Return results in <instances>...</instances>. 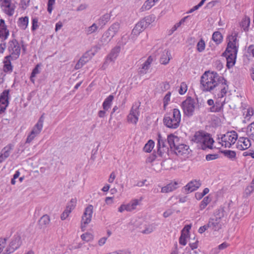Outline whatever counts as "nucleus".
Returning a JSON list of instances; mask_svg holds the SVG:
<instances>
[{
    "label": "nucleus",
    "mask_w": 254,
    "mask_h": 254,
    "mask_svg": "<svg viewBox=\"0 0 254 254\" xmlns=\"http://www.w3.org/2000/svg\"><path fill=\"white\" fill-rule=\"evenodd\" d=\"M200 84L201 89L205 92L211 91L214 89L220 90V93L218 94L219 98L224 97L228 88L226 79L214 72L205 71L201 77Z\"/></svg>",
    "instance_id": "f257e3e1"
},
{
    "label": "nucleus",
    "mask_w": 254,
    "mask_h": 254,
    "mask_svg": "<svg viewBox=\"0 0 254 254\" xmlns=\"http://www.w3.org/2000/svg\"><path fill=\"white\" fill-rule=\"evenodd\" d=\"M191 140L197 143H200V148L204 150L207 148L212 149L214 142L210 134L203 131H198L195 133Z\"/></svg>",
    "instance_id": "f03ea898"
},
{
    "label": "nucleus",
    "mask_w": 254,
    "mask_h": 254,
    "mask_svg": "<svg viewBox=\"0 0 254 254\" xmlns=\"http://www.w3.org/2000/svg\"><path fill=\"white\" fill-rule=\"evenodd\" d=\"M181 115L178 109H174L172 112L165 114L163 118L164 125L170 128L176 129L178 128L180 124Z\"/></svg>",
    "instance_id": "7ed1b4c3"
},
{
    "label": "nucleus",
    "mask_w": 254,
    "mask_h": 254,
    "mask_svg": "<svg viewBox=\"0 0 254 254\" xmlns=\"http://www.w3.org/2000/svg\"><path fill=\"white\" fill-rule=\"evenodd\" d=\"M155 16L151 14L145 16L141 19L135 26L132 31V33L135 35L139 34L146 29L151 23L155 21Z\"/></svg>",
    "instance_id": "20e7f679"
},
{
    "label": "nucleus",
    "mask_w": 254,
    "mask_h": 254,
    "mask_svg": "<svg viewBox=\"0 0 254 254\" xmlns=\"http://www.w3.org/2000/svg\"><path fill=\"white\" fill-rule=\"evenodd\" d=\"M238 35V33L235 32L228 37L227 38L229 41L225 51L222 54V56H225L228 53H230L232 51L238 53L239 48L238 40L237 39Z\"/></svg>",
    "instance_id": "39448f33"
},
{
    "label": "nucleus",
    "mask_w": 254,
    "mask_h": 254,
    "mask_svg": "<svg viewBox=\"0 0 254 254\" xmlns=\"http://www.w3.org/2000/svg\"><path fill=\"white\" fill-rule=\"evenodd\" d=\"M7 50L9 53L8 56L13 58V60H17L20 54L21 48L17 40L15 38L10 40L8 43Z\"/></svg>",
    "instance_id": "423d86ee"
},
{
    "label": "nucleus",
    "mask_w": 254,
    "mask_h": 254,
    "mask_svg": "<svg viewBox=\"0 0 254 254\" xmlns=\"http://www.w3.org/2000/svg\"><path fill=\"white\" fill-rule=\"evenodd\" d=\"M195 102L191 97H188L182 103V108L184 114L188 117L192 116L193 114Z\"/></svg>",
    "instance_id": "0eeeda50"
},
{
    "label": "nucleus",
    "mask_w": 254,
    "mask_h": 254,
    "mask_svg": "<svg viewBox=\"0 0 254 254\" xmlns=\"http://www.w3.org/2000/svg\"><path fill=\"white\" fill-rule=\"evenodd\" d=\"M238 138L237 133L234 131H228L226 134H222L221 137V140L225 142V147L230 148L232 144H234Z\"/></svg>",
    "instance_id": "6e6552de"
},
{
    "label": "nucleus",
    "mask_w": 254,
    "mask_h": 254,
    "mask_svg": "<svg viewBox=\"0 0 254 254\" xmlns=\"http://www.w3.org/2000/svg\"><path fill=\"white\" fill-rule=\"evenodd\" d=\"M22 244L21 237L19 235H15L9 245L5 250L4 254H10L18 249Z\"/></svg>",
    "instance_id": "1a4fd4ad"
},
{
    "label": "nucleus",
    "mask_w": 254,
    "mask_h": 254,
    "mask_svg": "<svg viewBox=\"0 0 254 254\" xmlns=\"http://www.w3.org/2000/svg\"><path fill=\"white\" fill-rule=\"evenodd\" d=\"M157 146V153L159 156L162 157L165 153L167 154L169 147L166 145V140L162 138L160 133L158 134Z\"/></svg>",
    "instance_id": "9d476101"
},
{
    "label": "nucleus",
    "mask_w": 254,
    "mask_h": 254,
    "mask_svg": "<svg viewBox=\"0 0 254 254\" xmlns=\"http://www.w3.org/2000/svg\"><path fill=\"white\" fill-rule=\"evenodd\" d=\"M0 1H1L0 5L4 12L9 16L13 15L15 6L11 3V0H0Z\"/></svg>",
    "instance_id": "9b49d317"
},
{
    "label": "nucleus",
    "mask_w": 254,
    "mask_h": 254,
    "mask_svg": "<svg viewBox=\"0 0 254 254\" xmlns=\"http://www.w3.org/2000/svg\"><path fill=\"white\" fill-rule=\"evenodd\" d=\"M9 90H4L0 95V114L4 113L9 104Z\"/></svg>",
    "instance_id": "f8f14e48"
},
{
    "label": "nucleus",
    "mask_w": 254,
    "mask_h": 254,
    "mask_svg": "<svg viewBox=\"0 0 254 254\" xmlns=\"http://www.w3.org/2000/svg\"><path fill=\"white\" fill-rule=\"evenodd\" d=\"M201 186V183L199 181H197L196 180L190 182L186 186L184 187V192L185 193H189L193 191L196 190Z\"/></svg>",
    "instance_id": "ddd939ff"
},
{
    "label": "nucleus",
    "mask_w": 254,
    "mask_h": 254,
    "mask_svg": "<svg viewBox=\"0 0 254 254\" xmlns=\"http://www.w3.org/2000/svg\"><path fill=\"white\" fill-rule=\"evenodd\" d=\"M251 146V141L249 138L240 137L238 140L237 148L241 150L248 149Z\"/></svg>",
    "instance_id": "4468645a"
},
{
    "label": "nucleus",
    "mask_w": 254,
    "mask_h": 254,
    "mask_svg": "<svg viewBox=\"0 0 254 254\" xmlns=\"http://www.w3.org/2000/svg\"><path fill=\"white\" fill-rule=\"evenodd\" d=\"M93 207L89 205L86 208L82 217V222L85 224H89L91 220L93 213Z\"/></svg>",
    "instance_id": "2eb2a0df"
},
{
    "label": "nucleus",
    "mask_w": 254,
    "mask_h": 254,
    "mask_svg": "<svg viewBox=\"0 0 254 254\" xmlns=\"http://www.w3.org/2000/svg\"><path fill=\"white\" fill-rule=\"evenodd\" d=\"M237 53H235L234 51H232V52L228 53V54L224 56L226 58V66L228 69L232 68L235 65Z\"/></svg>",
    "instance_id": "dca6fc26"
},
{
    "label": "nucleus",
    "mask_w": 254,
    "mask_h": 254,
    "mask_svg": "<svg viewBox=\"0 0 254 254\" xmlns=\"http://www.w3.org/2000/svg\"><path fill=\"white\" fill-rule=\"evenodd\" d=\"M180 138L173 134H170L167 136V143L172 150H174L177 145L179 144Z\"/></svg>",
    "instance_id": "f3484780"
},
{
    "label": "nucleus",
    "mask_w": 254,
    "mask_h": 254,
    "mask_svg": "<svg viewBox=\"0 0 254 254\" xmlns=\"http://www.w3.org/2000/svg\"><path fill=\"white\" fill-rule=\"evenodd\" d=\"M13 60V58L10 56H7L4 58L3 60V66L2 70L5 73H10L13 70V66L11 64V61Z\"/></svg>",
    "instance_id": "a211bd4d"
},
{
    "label": "nucleus",
    "mask_w": 254,
    "mask_h": 254,
    "mask_svg": "<svg viewBox=\"0 0 254 254\" xmlns=\"http://www.w3.org/2000/svg\"><path fill=\"white\" fill-rule=\"evenodd\" d=\"M44 121V114H43L39 119L37 123L33 127L32 130H31L32 134H34L36 136L39 134L43 128V123Z\"/></svg>",
    "instance_id": "6ab92c4d"
},
{
    "label": "nucleus",
    "mask_w": 254,
    "mask_h": 254,
    "mask_svg": "<svg viewBox=\"0 0 254 254\" xmlns=\"http://www.w3.org/2000/svg\"><path fill=\"white\" fill-rule=\"evenodd\" d=\"M209 228L214 231H218L222 228V223L221 221L215 218H210L208 222Z\"/></svg>",
    "instance_id": "aec40b11"
},
{
    "label": "nucleus",
    "mask_w": 254,
    "mask_h": 254,
    "mask_svg": "<svg viewBox=\"0 0 254 254\" xmlns=\"http://www.w3.org/2000/svg\"><path fill=\"white\" fill-rule=\"evenodd\" d=\"M50 218L47 214L43 215L39 219L38 223L40 229H45L50 223Z\"/></svg>",
    "instance_id": "412c9836"
},
{
    "label": "nucleus",
    "mask_w": 254,
    "mask_h": 254,
    "mask_svg": "<svg viewBox=\"0 0 254 254\" xmlns=\"http://www.w3.org/2000/svg\"><path fill=\"white\" fill-rule=\"evenodd\" d=\"M121 51L120 46H116L114 48H113L110 53L108 55L107 57V60L109 61L110 62L114 61V60L118 56V54L120 53Z\"/></svg>",
    "instance_id": "4be33fe9"
},
{
    "label": "nucleus",
    "mask_w": 254,
    "mask_h": 254,
    "mask_svg": "<svg viewBox=\"0 0 254 254\" xmlns=\"http://www.w3.org/2000/svg\"><path fill=\"white\" fill-rule=\"evenodd\" d=\"M178 185V183L176 182L171 183L166 186L162 187L161 191L163 193H168L172 191L177 189Z\"/></svg>",
    "instance_id": "5701e85b"
},
{
    "label": "nucleus",
    "mask_w": 254,
    "mask_h": 254,
    "mask_svg": "<svg viewBox=\"0 0 254 254\" xmlns=\"http://www.w3.org/2000/svg\"><path fill=\"white\" fill-rule=\"evenodd\" d=\"M189 148V147L188 145L179 143V144L177 145V146L176 147L174 151L178 155H182L186 153Z\"/></svg>",
    "instance_id": "b1692460"
},
{
    "label": "nucleus",
    "mask_w": 254,
    "mask_h": 254,
    "mask_svg": "<svg viewBox=\"0 0 254 254\" xmlns=\"http://www.w3.org/2000/svg\"><path fill=\"white\" fill-rule=\"evenodd\" d=\"M171 59V54L168 51H165L160 59V63L162 64H167Z\"/></svg>",
    "instance_id": "393cba45"
},
{
    "label": "nucleus",
    "mask_w": 254,
    "mask_h": 254,
    "mask_svg": "<svg viewBox=\"0 0 254 254\" xmlns=\"http://www.w3.org/2000/svg\"><path fill=\"white\" fill-rule=\"evenodd\" d=\"M9 34V30L7 27H0V41H5L8 38Z\"/></svg>",
    "instance_id": "a878e982"
},
{
    "label": "nucleus",
    "mask_w": 254,
    "mask_h": 254,
    "mask_svg": "<svg viewBox=\"0 0 254 254\" xmlns=\"http://www.w3.org/2000/svg\"><path fill=\"white\" fill-rule=\"evenodd\" d=\"M13 145L12 144H9L4 147L1 150V154L4 159H6L10 155V151L12 150Z\"/></svg>",
    "instance_id": "bb28decb"
},
{
    "label": "nucleus",
    "mask_w": 254,
    "mask_h": 254,
    "mask_svg": "<svg viewBox=\"0 0 254 254\" xmlns=\"http://www.w3.org/2000/svg\"><path fill=\"white\" fill-rule=\"evenodd\" d=\"M212 39L216 45H219L223 41V36L219 31H215L212 35Z\"/></svg>",
    "instance_id": "cd10ccee"
},
{
    "label": "nucleus",
    "mask_w": 254,
    "mask_h": 254,
    "mask_svg": "<svg viewBox=\"0 0 254 254\" xmlns=\"http://www.w3.org/2000/svg\"><path fill=\"white\" fill-rule=\"evenodd\" d=\"M111 15L110 14L106 13L104 14L98 20V25L103 27L109 21Z\"/></svg>",
    "instance_id": "c85d7f7f"
},
{
    "label": "nucleus",
    "mask_w": 254,
    "mask_h": 254,
    "mask_svg": "<svg viewBox=\"0 0 254 254\" xmlns=\"http://www.w3.org/2000/svg\"><path fill=\"white\" fill-rule=\"evenodd\" d=\"M114 98L113 95H110L105 99L103 103V108L104 110L107 111L111 107Z\"/></svg>",
    "instance_id": "c756f323"
},
{
    "label": "nucleus",
    "mask_w": 254,
    "mask_h": 254,
    "mask_svg": "<svg viewBox=\"0 0 254 254\" xmlns=\"http://www.w3.org/2000/svg\"><path fill=\"white\" fill-rule=\"evenodd\" d=\"M112 38V37L110 35L109 33H108L106 31L101 38L100 43H101L102 45H106Z\"/></svg>",
    "instance_id": "7c9ffc66"
},
{
    "label": "nucleus",
    "mask_w": 254,
    "mask_h": 254,
    "mask_svg": "<svg viewBox=\"0 0 254 254\" xmlns=\"http://www.w3.org/2000/svg\"><path fill=\"white\" fill-rule=\"evenodd\" d=\"M250 24V18L247 16H245L241 22L240 23V26L243 28L245 31H248L249 30V27Z\"/></svg>",
    "instance_id": "2f4dec72"
},
{
    "label": "nucleus",
    "mask_w": 254,
    "mask_h": 254,
    "mask_svg": "<svg viewBox=\"0 0 254 254\" xmlns=\"http://www.w3.org/2000/svg\"><path fill=\"white\" fill-rule=\"evenodd\" d=\"M155 3L153 1V0H147L140 8V10L141 11H144L145 10H149L155 4Z\"/></svg>",
    "instance_id": "473e14b6"
},
{
    "label": "nucleus",
    "mask_w": 254,
    "mask_h": 254,
    "mask_svg": "<svg viewBox=\"0 0 254 254\" xmlns=\"http://www.w3.org/2000/svg\"><path fill=\"white\" fill-rule=\"evenodd\" d=\"M138 204V201L137 199H134L131 201L130 203L125 205L126 210L127 211H131L132 210L135 209L136 206Z\"/></svg>",
    "instance_id": "72a5a7b5"
},
{
    "label": "nucleus",
    "mask_w": 254,
    "mask_h": 254,
    "mask_svg": "<svg viewBox=\"0 0 254 254\" xmlns=\"http://www.w3.org/2000/svg\"><path fill=\"white\" fill-rule=\"evenodd\" d=\"M154 146V142L152 140L150 139L145 144V145H144V146L143 148V150L145 152L149 153L152 151Z\"/></svg>",
    "instance_id": "f704fd0d"
},
{
    "label": "nucleus",
    "mask_w": 254,
    "mask_h": 254,
    "mask_svg": "<svg viewBox=\"0 0 254 254\" xmlns=\"http://www.w3.org/2000/svg\"><path fill=\"white\" fill-rule=\"evenodd\" d=\"M221 152L229 159L233 160L236 158V153L234 151L226 150L222 151Z\"/></svg>",
    "instance_id": "c9c22d12"
},
{
    "label": "nucleus",
    "mask_w": 254,
    "mask_h": 254,
    "mask_svg": "<svg viewBox=\"0 0 254 254\" xmlns=\"http://www.w3.org/2000/svg\"><path fill=\"white\" fill-rule=\"evenodd\" d=\"M93 56L90 54V52H89L88 51L82 55V56L80 58V59L79 60L80 61V63H82L85 64Z\"/></svg>",
    "instance_id": "e433bc0d"
},
{
    "label": "nucleus",
    "mask_w": 254,
    "mask_h": 254,
    "mask_svg": "<svg viewBox=\"0 0 254 254\" xmlns=\"http://www.w3.org/2000/svg\"><path fill=\"white\" fill-rule=\"evenodd\" d=\"M140 103H139V104H137L136 103H135L133 104L131 107V109L130 111L129 114L132 115H134L135 116H136L138 117L139 115V108L140 106Z\"/></svg>",
    "instance_id": "4c0bfd02"
},
{
    "label": "nucleus",
    "mask_w": 254,
    "mask_h": 254,
    "mask_svg": "<svg viewBox=\"0 0 254 254\" xmlns=\"http://www.w3.org/2000/svg\"><path fill=\"white\" fill-rule=\"evenodd\" d=\"M19 26L23 29L25 30L27 28L28 24V17L27 16L20 17L19 18Z\"/></svg>",
    "instance_id": "58836bf2"
},
{
    "label": "nucleus",
    "mask_w": 254,
    "mask_h": 254,
    "mask_svg": "<svg viewBox=\"0 0 254 254\" xmlns=\"http://www.w3.org/2000/svg\"><path fill=\"white\" fill-rule=\"evenodd\" d=\"M225 210L223 207H220L215 212L214 218L221 221L222 218L224 216Z\"/></svg>",
    "instance_id": "ea45409f"
},
{
    "label": "nucleus",
    "mask_w": 254,
    "mask_h": 254,
    "mask_svg": "<svg viewBox=\"0 0 254 254\" xmlns=\"http://www.w3.org/2000/svg\"><path fill=\"white\" fill-rule=\"evenodd\" d=\"M248 129L249 130L247 132V135L254 141V122L248 126Z\"/></svg>",
    "instance_id": "a19ab883"
},
{
    "label": "nucleus",
    "mask_w": 254,
    "mask_h": 254,
    "mask_svg": "<svg viewBox=\"0 0 254 254\" xmlns=\"http://www.w3.org/2000/svg\"><path fill=\"white\" fill-rule=\"evenodd\" d=\"M205 48V43L203 39L201 38L196 45V49L199 52H203Z\"/></svg>",
    "instance_id": "79ce46f5"
},
{
    "label": "nucleus",
    "mask_w": 254,
    "mask_h": 254,
    "mask_svg": "<svg viewBox=\"0 0 254 254\" xmlns=\"http://www.w3.org/2000/svg\"><path fill=\"white\" fill-rule=\"evenodd\" d=\"M98 26L96 24L93 23L91 26L88 27L85 29V32L87 35H89L96 32Z\"/></svg>",
    "instance_id": "37998d69"
},
{
    "label": "nucleus",
    "mask_w": 254,
    "mask_h": 254,
    "mask_svg": "<svg viewBox=\"0 0 254 254\" xmlns=\"http://www.w3.org/2000/svg\"><path fill=\"white\" fill-rule=\"evenodd\" d=\"M189 235L181 232V235L179 238V243L185 246L187 244V238L188 237Z\"/></svg>",
    "instance_id": "c03bdc74"
},
{
    "label": "nucleus",
    "mask_w": 254,
    "mask_h": 254,
    "mask_svg": "<svg viewBox=\"0 0 254 254\" xmlns=\"http://www.w3.org/2000/svg\"><path fill=\"white\" fill-rule=\"evenodd\" d=\"M39 67L40 64H37L35 67L32 70V71L31 72V75H30V80L32 82H34V79L33 78L36 76V75L40 73L39 71Z\"/></svg>",
    "instance_id": "a18cd8bd"
},
{
    "label": "nucleus",
    "mask_w": 254,
    "mask_h": 254,
    "mask_svg": "<svg viewBox=\"0 0 254 254\" xmlns=\"http://www.w3.org/2000/svg\"><path fill=\"white\" fill-rule=\"evenodd\" d=\"M210 200L208 196H205L203 198V200L201 201L200 205L199 208L200 210H202L204 209L207 204L210 202Z\"/></svg>",
    "instance_id": "49530a36"
},
{
    "label": "nucleus",
    "mask_w": 254,
    "mask_h": 254,
    "mask_svg": "<svg viewBox=\"0 0 254 254\" xmlns=\"http://www.w3.org/2000/svg\"><path fill=\"white\" fill-rule=\"evenodd\" d=\"M171 95V92H168L163 98L164 110H166V107L168 105L169 102L170 101Z\"/></svg>",
    "instance_id": "de8ad7c7"
},
{
    "label": "nucleus",
    "mask_w": 254,
    "mask_h": 254,
    "mask_svg": "<svg viewBox=\"0 0 254 254\" xmlns=\"http://www.w3.org/2000/svg\"><path fill=\"white\" fill-rule=\"evenodd\" d=\"M76 199L75 198L71 199L70 202L68 203L66 205V208L69 209L71 212V210H73L76 205Z\"/></svg>",
    "instance_id": "09e8293b"
},
{
    "label": "nucleus",
    "mask_w": 254,
    "mask_h": 254,
    "mask_svg": "<svg viewBox=\"0 0 254 254\" xmlns=\"http://www.w3.org/2000/svg\"><path fill=\"white\" fill-rule=\"evenodd\" d=\"M81 238L83 241L89 242L93 240V236L90 233H86L81 236Z\"/></svg>",
    "instance_id": "8fccbe9b"
},
{
    "label": "nucleus",
    "mask_w": 254,
    "mask_h": 254,
    "mask_svg": "<svg viewBox=\"0 0 254 254\" xmlns=\"http://www.w3.org/2000/svg\"><path fill=\"white\" fill-rule=\"evenodd\" d=\"M127 121L129 123L133 124L134 125L136 124L138 120V117L135 116L134 115H132L130 114H128L127 117Z\"/></svg>",
    "instance_id": "3c124183"
},
{
    "label": "nucleus",
    "mask_w": 254,
    "mask_h": 254,
    "mask_svg": "<svg viewBox=\"0 0 254 254\" xmlns=\"http://www.w3.org/2000/svg\"><path fill=\"white\" fill-rule=\"evenodd\" d=\"M101 46H103L101 43L97 45H96L94 47H93L90 50H89V52H90V54L92 55L93 57L95 54L101 49Z\"/></svg>",
    "instance_id": "603ef678"
},
{
    "label": "nucleus",
    "mask_w": 254,
    "mask_h": 254,
    "mask_svg": "<svg viewBox=\"0 0 254 254\" xmlns=\"http://www.w3.org/2000/svg\"><path fill=\"white\" fill-rule=\"evenodd\" d=\"M56 0H48L47 3V11L51 13L53 9V5L55 4Z\"/></svg>",
    "instance_id": "864d4df0"
},
{
    "label": "nucleus",
    "mask_w": 254,
    "mask_h": 254,
    "mask_svg": "<svg viewBox=\"0 0 254 254\" xmlns=\"http://www.w3.org/2000/svg\"><path fill=\"white\" fill-rule=\"evenodd\" d=\"M187 91V85L185 82H182L181 84L180 88L179 90V93L181 95L184 94Z\"/></svg>",
    "instance_id": "5fc2aeb1"
},
{
    "label": "nucleus",
    "mask_w": 254,
    "mask_h": 254,
    "mask_svg": "<svg viewBox=\"0 0 254 254\" xmlns=\"http://www.w3.org/2000/svg\"><path fill=\"white\" fill-rule=\"evenodd\" d=\"M8 237L4 238H0V252H2L5 246L6 241L8 239Z\"/></svg>",
    "instance_id": "6e6d98bb"
},
{
    "label": "nucleus",
    "mask_w": 254,
    "mask_h": 254,
    "mask_svg": "<svg viewBox=\"0 0 254 254\" xmlns=\"http://www.w3.org/2000/svg\"><path fill=\"white\" fill-rule=\"evenodd\" d=\"M120 25L119 23L116 22L113 23L109 28L117 34L120 29Z\"/></svg>",
    "instance_id": "4d7b16f0"
},
{
    "label": "nucleus",
    "mask_w": 254,
    "mask_h": 254,
    "mask_svg": "<svg viewBox=\"0 0 254 254\" xmlns=\"http://www.w3.org/2000/svg\"><path fill=\"white\" fill-rule=\"evenodd\" d=\"M254 190V186L250 185L246 188L245 190V193L247 195V196H249L253 192Z\"/></svg>",
    "instance_id": "13d9d810"
},
{
    "label": "nucleus",
    "mask_w": 254,
    "mask_h": 254,
    "mask_svg": "<svg viewBox=\"0 0 254 254\" xmlns=\"http://www.w3.org/2000/svg\"><path fill=\"white\" fill-rule=\"evenodd\" d=\"M70 212L71 211L69 209L65 208L61 215V219L62 220H64L68 216Z\"/></svg>",
    "instance_id": "bf43d9fd"
},
{
    "label": "nucleus",
    "mask_w": 254,
    "mask_h": 254,
    "mask_svg": "<svg viewBox=\"0 0 254 254\" xmlns=\"http://www.w3.org/2000/svg\"><path fill=\"white\" fill-rule=\"evenodd\" d=\"M38 19L37 18L35 17L32 19V27H31L32 31H35L38 27L39 26L38 25Z\"/></svg>",
    "instance_id": "052dcab7"
},
{
    "label": "nucleus",
    "mask_w": 254,
    "mask_h": 254,
    "mask_svg": "<svg viewBox=\"0 0 254 254\" xmlns=\"http://www.w3.org/2000/svg\"><path fill=\"white\" fill-rule=\"evenodd\" d=\"M219 157V155L217 154H209L206 155V160L207 161H211L217 159Z\"/></svg>",
    "instance_id": "680f3d73"
},
{
    "label": "nucleus",
    "mask_w": 254,
    "mask_h": 254,
    "mask_svg": "<svg viewBox=\"0 0 254 254\" xmlns=\"http://www.w3.org/2000/svg\"><path fill=\"white\" fill-rule=\"evenodd\" d=\"M156 158V155L154 152L152 154H151L146 160V163H152L153 161H154Z\"/></svg>",
    "instance_id": "e2e57ef3"
},
{
    "label": "nucleus",
    "mask_w": 254,
    "mask_h": 254,
    "mask_svg": "<svg viewBox=\"0 0 254 254\" xmlns=\"http://www.w3.org/2000/svg\"><path fill=\"white\" fill-rule=\"evenodd\" d=\"M244 156H250L252 158L254 159V150L250 149L248 151L244 152L243 154Z\"/></svg>",
    "instance_id": "0e129e2a"
},
{
    "label": "nucleus",
    "mask_w": 254,
    "mask_h": 254,
    "mask_svg": "<svg viewBox=\"0 0 254 254\" xmlns=\"http://www.w3.org/2000/svg\"><path fill=\"white\" fill-rule=\"evenodd\" d=\"M36 136V135L32 134V132H30V134L28 135L27 137L26 143H30Z\"/></svg>",
    "instance_id": "69168bd1"
},
{
    "label": "nucleus",
    "mask_w": 254,
    "mask_h": 254,
    "mask_svg": "<svg viewBox=\"0 0 254 254\" xmlns=\"http://www.w3.org/2000/svg\"><path fill=\"white\" fill-rule=\"evenodd\" d=\"M181 26L180 23H177L175 24L172 29L169 31V34L171 35L173 34L180 26Z\"/></svg>",
    "instance_id": "338daca9"
},
{
    "label": "nucleus",
    "mask_w": 254,
    "mask_h": 254,
    "mask_svg": "<svg viewBox=\"0 0 254 254\" xmlns=\"http://www.w3.org/2000/svg\"><path fill=\"white\" fill-rule=\"evenodd\" d=\"M208 228H209V227L208 224L207 223V225H205L203 226L200 227L199 228L198 232L200 234H202L203 232H204Z\"/></svg>",
    "instance_id": "774afa93"
}]
</instances>
